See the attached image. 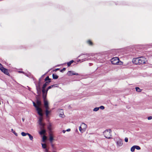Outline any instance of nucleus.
Instances as JSON below:
<instances>
[{"label":"nucleus","mask_w":152,"mask_h":152,"mask_svg":"<svg viewBox=\"0 0 152 152\" xmlns=\"http://www.w3.org/2000/svg\"><path fill=\"white\" fill-rule=\"evenodd\" d=\"M33 103L34 106L36 108V110L38 114L40 116H43V114L42 113V110L41 108L39 107L41 105V101L39 99H37L36 100L37 105L34 102H33Z\"/></svg>","instance_id":"obj_1"},{"label":"nucleus","mask_w":152,"mask_h":152,"mask_svg":"<svg viewBox=\"0 0 152 152\" xmlns=\"http://www.w3.org/2000/svg\"><path fill=\"white\" fill-rule=\"evenodd\" d=\"M119 59L118 57H115L111 59V63L113 64L121 65V61L119 62Z\"/></svg>","instance_id":"obj_2"},{"label":"nucleus","mask_w":152,"mask_h":152,"mask_svg":"<svg viewBox=\"0 0 152 152\" xmlns=\"http://www.w3.org/2000/svg\"><path fill=\"white\" fill-rule=\"evenodd\" d=\"M111 132V131L110 129L106 130L103 132V134L106 138L110 139L112 136Z\"/></svg>","instance_id":"obj_3"},{"label":"nucleus","mask_w":152,"mask_h":152,"mask_svg":"<svg viewBox=\"0 0 152 152\" xmlns=\"http://www.w3.org/2000/svg\"><path fill=\"white\" fill-rule=\"evenodd\" d=\"M115 142L118 147L121 146L123 144L122 140L119 138H117L115 140Z\"/></svg>","instance_id":"obj_4"},{"label":"nucleus","mask_w":152,"mask_h":152,"mask_svg":"<svg viewBox=\"0 0 152 152\" xmlns=\"http://www.w3.org/2000/svg\"><path fill=\"white\" fill-rule=\"evenodd\" d=\"M41 83V78H40L39 79V81L38 82V84H35L36 86V89L38 93L39 92H40L41 91V88L40 86V84Z\"/></svg>","instance_id":"obj_5"},{"label":"nucleus","mask_w":152,"mask_h":152,"mask_svg":"<svg viewBox=\"0 0 152 152\" xmlns=\"http://www.w3.org/2000/svg\"><path fill=\"white\" fill-rule=\"evenodd\" d=\"M146 61V59L144 57H141L139 58V65L145 63Z\"/></svg>","instance_id":"obj_6"},{"label":"nucleus","mask_w":152,"mask_h":152,"mask_svg":"<svg viewBox=\"0 0 152 152\" xmlns=\"http://www.w3.org/2000/svg\"><path fill=\"white\" fill-rule=\"evenodd\" d=\"M0 70L5 74L10 76V74H9L8 69L4 68L3 67H0Z\"/></svg>","instance_id":"obj_7"},{"label":"nucleus","mask_w":152,"mask_h":152,"mask_svg":"<svg viewBox=\"0 0 152 152\" xmlns=\"http://www.w3.org/2000/svg\"><path fill=\"white\" fill-rule=\"evenodd\" d=\"M67 74L68 76H71L73 75H78L79 74L77 73H76L75 72L72 71H69Z\"/></svg>","instance_id":"obj_8"},{"label":"nucleus","mask_w":152,"mask_h":152,"mask_svg":"<svg viewBox=\"0 0 152 152\" xmlns=\"http://www.w3.org/2000/svg\"><path fill=\"white\" fill-rule=\"evenodd\" d=\"M139 58H135L133 59L132 62L136 64L139 65Z\"/></svg>","instance_id":"obj_9"},{"label":"nucleus","mask_w":152,"mask_h":152,"mask_svg":"<svg viewBox=\"0 0 152 152\" xmlns=\"http://www.w3.org/2000/svg\"><path fill=\"white\" fill-rule=\"evenodd\" d=\"M51 82L50 81H49L48 82H46L45 83L44 85H43V86H42V88H45L46 86H47V85H48Z\"/></svg>","instance_id":"obj_10"},{"label":"nucleus","mask_w":152,"mask_h":152,"mask_svg":"<svg viewBox=\"0 0 152 152\" xmlns=\"http://www.w3.org/2000/svg\"><path fill=\"white\" fill-rule=\"evenodd\" d=\"M46 132V130L44 129H42L39 132V134L40 135H42L44 134Z\"/></svg>","instance_id":"obj_11"},{"label":"nucleus","mask_w":152,"mask_h":152,"mask_svg":"<svg viewBox=\"0 0 152 152\" xmlns=\"http://www.w3.org/2000/svg\"><path fill=\"white\" fill-rule=\"evenodd\" d=\"M39 124L42 126L41 129H43L45 125L44 123H42V122H39Z\"/></svg>","instance_id":"obj_12"},{"label":"nucleus","mask_w":152,"mask_h":152,"mask_svg":"<svg viewBox=\"0 0 152 152\" xmlns=\"http://www.w3.org/2000/svg\"><path fill=\"white\" fill-rule=\"evenodd\" d=\"M81 126L83 127V129H86L87 128V125L84 123H82L81 125Z\"/></svg>","instance_id":"obj_13"},{"label":"nucleus","mask_w":152,"mask_h":152,"mask_svg":"<svg viewBox=\"0 0 152 152\" xmlns=\"http://www.w3.org/2000/svg\"><path fill=\"white\" fill-rule=\"evenodd\" d=\"M44 106L48 105V101L46 100H43Z\"/></svg>","instance_id":"obj_14"},{"label":"nucleus","mask_w":152,"mask_h":152,"mask_svg":"<svg viewBox=\"0 0 152 152\" xmlns=\"http://www.w3.org/2000/svg\"><path fill=\"white\" fill-rule=\"evenodd\" d=\"M47 94H42V98L43 99V100H46Z\"/></svg>","instance_id":"obj_15"},{"label":"nucleus","mask_w":152,"mask_h":152,"mask_svg":"<svg viewBox=\"0 0 152 152\" xmlns=\"http://www.w3.org/2000/svg\"><path fill=\"white\" fill-rule=\"evenodd\" d=\"M50 112V111H49L48 110H46L45 114L47 117H48V116Z\"/></svg>","instance_id":"obj_16"},{"label":"nucleus","mask_w":152,"mask_h":152,"mask_svg":"<svg viewBox=\"0 0 152 152\" xmlns=\"http://www.w3.org/2000/svg\"><path fill=\"white\" fill-rule=\"evenodd\" d=\"M74 62V61L72 60L69 62H67V65L68 66H70L71 64L73 63Z\"/></svg>","instance_id":"obj_17"},{"label":"nucleus","mask_w":152,"mask_h":152,"mask_svg":"<svg viewBox=\"0 0 152 152\" xmlns=\"http://www.w3.org/2000/svg\"><path fill=\"white\" fill-rule=\"evenodd\" d=\"M53 79H57L58 78V76L56 75L53 74Z\"/></svg>","instance_id":"obj_18"},{"label":"nucleus","mask_w":152,"mask_h":152,"mask_svg":"<svg viewBox=\"0 0 152 152\" xmlns=\"http://www.w3.org/2000/svg\"><path fill=\"white\" fill-rule=\"evenodd\" d=\"M135 89H136V91L138 92H140L142 91V90L141 89H140L138 87H136L135 88Z\"/></svg>","instance_id":"obj_19"},{"label":"nucleus","mask_w":152,"mask_h":152,"mask_svg":"<svg viewBox=\"0 0 152 152\" xmlns=\"http://www.w3.org/2000/svg\"><path fill=\"white\" fill-rule=\"evenodd\" d=\"M27 135H28L29 137V138L31 140H32L33 139V136L30 134L28 133V134H27Z\"/></svg>","instance_id":"obj_20"},{"label":"nucleus","mask_w":152,"mask_h":152,"mask_svg":"<svg viewBox=\"0 0 152 152\" xmlns=\"http://www.w3.org/2000/svg\"><path fill=\"white\" fill-rule=\"evenodd\" d=\"M28 133H26L25 132H21V134L23 136H26V135H27V134H28Z\"/></svg>","instance_id":"obj_21"},{"label":"nucleus","mask_w":152,"mask_h":152,"mask_svg":"<svg viewBox=\"0 0 152 152\" xmlns=\"http://www.w3.org/2000/svg\"><path fill=\"white\" fill-rule=\"evenodd\" d=\"M11 132L13 133V134L16 136H18V134H17L14 131L13 129H11Z\"/></svg>","instance_id":"obj_22"},{"label":"nucleus","mask_w":152,"mask_h":152,"mask_svg":"<svg viewBox=\"0 0 152 152\" xmlns=\"http://www.w3.org/2000/svg\"><path fill=\"white\" fill-rule=\"evenodd\" d=\"M135 149H136L137 150H139L140 149V148L137 145H134Z\"/></svg>","instance_id":"obj_23"},{"label":"nucleus","mask_w":152,"mask_h":152,"mask_svg":"<svg viewBox=\"0 0 152 152\" xmlns=\"http://www.w3.org/2000/svg\"><path fill=\"white\" fill-rule=\"evenodd\" d=\"M49 139H50V142L52 143V141L53 139V137L52 136L50 135V137Z\"/></svg>","instance_id":"obj_24"},{"label":"nucleus","mask_w":152,"mask_h":152,"mask_svg":"<svg viewBox=\"0 0 152 152\" xmlns=\"http://www.w3.org/2000/svg\"><path fill=\"white\" fill-rule=\"evenodd\" d=\"M47 138L44 135L42 137V141L43 142H45V141L46 140Z\"/></svg>","instance_id":"obj_25"},{"label":"nucleus","mask_w":152,"mask_h":152,"mask_svg":"<svg viewBox=\"0 0 152 152\" xmlns=\"http://www.w3.org/2000/svg\"><path fill=\"white\" fill-rule=\"evenodd\" d=\"M42 147L43 148H46V145L45 144V143H42Z\"/></svg>","instance_id":"obj_26"},{"label":"nucleus","mask_w":152,"mask_h":152,"mask_svg":"<svg viewBox=\"0 0 152 152\" xmlns=\"http://www.w3.org/2000/svg\"><path fill=\"white\" fill-rule=\"evenodd\" d=\"M99 107H96L94 108L93 111H97L99 109Z\"/></svg>","instance_id":"obj_27"},{"label":"nucleus","mask_w":152,"mask_h":152,"mask_svg":"<svg viewBox=\"0 0 152 152\" xmlns=\"http://www.w3.org/2000/svg\"><path fill=\"white\" fill-rule=\"evenodd\" d=\"M135 148H134V146H132L131 148V151L132 152H133L134 151V150H135Z\"/></svg>","instance_id":"obj_28"},{"label":"nucleus","mask_w":152,"mask_h":152,"mask_svg":"<svg viewBox=\"0 0 152 152\" xmlns=\"http://www.w3.org/2000/svg\"><path fill=\"white\" fill-rule=\"evenodd\" d=\"M50 79L49 78V77L48 76H47L46 77V78L45 79V81H46L47 80H49L50 81Z\"/></svg>","instance_id":"obj_29"},{"label":"nucleus","mask_w":152,"mask_h":152,"mask_svg":"<svg viewBox=\"0 0 152 152\" xmlns=\"http://www.w3.org/2000/svg\"><path fill=\"white\" fill-rule=\"evenodd\" d=\"M42 116H40V117L39 118V122H42Z\"/></svg>","instance_id":"obj_30"},{"label":"nucleus","mask_w":152,"mask_h":152,"mask_svg":"<svg viewBox=\"0 0 152 152\" xmlns=\"http://www.w3.org/2000/svg\"><path fill=\"white\" fill-rule=\"evenodd\" d=\"M42 94H45V93H46V90L45 89V88H42Z\"/></svg>","instance_id":"obj_31"},{"label":"nucleus","mask_w":152,"mask_h":152,"mask_svg":"<svg viewBox=\"0 0 152 152\" xmlns=\"http://www.w3.org/2000/svg\"><path fill=\"white\" fill-rule=\"evenodd\" d=\"M88 43L90 45H92V42L90 40H88L87 41Z\"/></svg>","instance_id":"obj_32"},{"label":"nucleus","mask_w":152,"mask_h":152,"mask_svg":"<svg viewBox=\"0 0 152 152\" xmlns=\"http://www.w3.org/2000/svg\"><path fill=\"white\" fill-rule=\"evenodd\" d=\"M65 70H66V68H63L61 70L60 72H63L64 71H65Z\"/></svg>","instance_id":"obj_33"},{"label":"nucleus","mask_w":152,"mask_h":152,"mask_svg":"<svg viewBox=\"0 0 152 152\" xmlns=\"http://www.w3.org/2000/svg\"><path fill=\"white\" fill-rule=\"evenodd\" d=\"M45 108L46 109V110H48L49 109V106L48 105L46 106H45Z\"/></svg>","instance_id":"obj_34"},{"label":"nucleus","mask_w":152,"mask_h":152,"mask_svg":"<svg viewBox=\"0 0 152 152\" xmlns=\"http://www.w3.org/2000/svg\"><path fill=\"white\" fill-rule=\"evenodd\" d=\"M99 108L102 110H103L104 109V107L103 106H101L99 107Z\"/></svg>","instance_id":"obj_35"},{"label":"nucleus","mask_w":152,"mask_h":152,"mask_svg":"<svg viewBox=\"0 0 152 152\" xmlns=\"http://www.w3.org/2000/svg\"><path fill=\"white\" fill-rule=\"evenodd\" d=\"M79 129L80 131V132H82V130H83V129H82L81 126H80L79 128Z\"/></svg>","instance_id":"obj_36"},{"label":"nucleus","mask_w":152,"mask_h":152,"mask_svg":"<svg viewBox=\"0 0 152 152\" xmlns=\"http://www.w3.org/2000/svg\"><path fill=\"white\" fill-rule=\"evenodd\" d=\"M125 141L126 142H128V138L127 137H125Z\"/></svg>","instance_id":"obj_37"},{"label":"nucleus","mask_w":152,"mask_h":152,"mask_svg":"<svg viewBox=\"0 0 152 152\" xmlns=\"http://www.w3.org/2000/svg\"><path fill=\"white\" fill-rule=\"evenodd\" d=\"M148 119L149 120H151V119H152V116H150L148 117Z\"/></svg>","instance_id":"obj_38"},{"label":"nucleus","mask_w":152,"mask_h":152,"mask_svg":"<svg viewBox=\"0 0 152 152\" xmlns=\"http://www.w3.org/2000/svg\"><path fill=\"white\" fill-rule=\"evenodd\" d=\"M51 88H52V87H51V86H49L47 88H48V89L49 90V89Z\"/></svg>","instance_id":"obj_39"},{"label":"nucleus","mask_w":152,"mask_h":152,"mask_svg":"<svg viewBox=\"0 0 152 152\" xmlns=\"http://www.w3.org/2000/svg\"><path fill=\"white\" fill-rule=\"evenodd\" d=\"M45 74L43 75L42 76V77H40V78H41V79H42V78H43V77H44V76H45Z\"/></svg>","instance_id":"obj_40"},{"label":"nucleus","mask_w":152,"mask_h":152,"mask_svg":"<svg viewBox=\"0 0 152 152\" xmlns=\"http://www.w3.org/2000/svg\"><path fill=\"white\" fill-rule=\"evenodd\" d=\"M49 90L48 88H47V89L46 90V93L47 94V92Z\"/></svg>","instance_id":"obj_41"},{"label":"nucleus","mask_w":152,"mask_h":152,"mask_svg":"<svg viewBox=\"0 0 152 152\" xmlns=\"http://www.w3.org/2000/svg\"><path fill=\"white\" fill-rule=\"evenodd\" d=\"M70 131V129H68L66 130V131H67V132H69Z\"/></svg>","instance_id":"obj_42"},{"label":"nucleus","mask_w":152,"mask_h":152,"mask_svg":"<svg viewBox=\"0 0 152 152\" xmlns=\"http://www.w3.org/2000/svg\"><path fill=\"white\" fill-rule=\"evenodd\" d=\"M3 67L2 65L0 63V67ZM0 69H1V68H0Z\"/></svg>","instance_id":"obj_43"},{"label":"nucleus","mask_w":152,"mask_h":152,"mask_svg":"<svg viewBox=\"0 0 152 152\" xmlns=\"http://www.w3.org/2000/svg\"><path fill=\"white\" fill-rule=\"evenodd\" d=\"M51 86L52 88H53V87H55V85H51Z\"/></svg>","instance_id":"obj_44"},{"label":"nucleus","mask_w":152,"mask_h":152,"mask_svg":"<svg viewBox=\"0 0 152 152\" xmlns=\"http://www.w3.org/2000/svg\"><path fill=\"white\" fill-rule=\"evenodd\" d=\"M45 151H46V152H48V150L47 149H45Z\"/></svg>","instance_id":"obj_45"},{"label":"nucleus","mask_w":152,"mask_h":152,"mask_svg":"<svg viewBox=\"0 0 152 152\" xmlns=\"http://www.w3.org/2000/svg\"><path fill=\"white\" fill-rule=\"evenodd\" d=\"M51 146H52V147L53 148V147H54V145H53V144H52V145H51Z\"/></svg>","instance_id":"obj_46"},{"label":"nucleus","mask_w":152,"mask_h":152,"mask_svg":"<svg viewBox=\"0 0 152 152\" xmlns=\"http://www.w3.org/2000/svg\"><path fill=\"white\" fill-rule=\"evenodd\" d=\"M89 64L90 66H91L92 64L91 63H89Z\"/></svg>","instance_id":"obj_47"},{"label":"nucleus","mask_w":152,"mask_h":152,"mask_svg":"<svg viewBox=\"0 0 152 152\" xmlns=\"http://www.w3.org/2000/svg\"><path fill=\"white\" fill-rule=\"evenodd\" d=\"M66 131L65 130H63V132L64 133H65V132Z\"/></svg>","instance_id":"obj_48"},{"label":"nucleus","mask_w":152,"mask_h":152,"mask_svg":"<svg viewBox=\"0 0 152 152\" xmlns=\"http://www.w3.org/2000/svg\"><path fill=\"white\" fill-rule=\"evenodd\" d=\"M19 72L20 73H23V72H22V71H19Z\"/></svg>","instance_id":"obj_49"},{"label":"nucleus","mask_w":152,"mask_h":152,"mask_svg":"<svg viewBox=\"0 0 152 152\" xmlns=\"http://www.w3.org/2000/svg\"><path fill=\"white\" fill-rule=\"evenodd\" d=\"M87 60V59H86V58H85V59H84V61L86 60Z\"/></svg>","instance_id":"obj_50"},{"label":"nucleus","mask_w":152,"mask_h":152,"mask_svg":"<svg viewBox=\"0 0 152 152\" xmlns=\"http://www.w3.org/2000/svg\"><path fill=\"white\" fill-rule=\"evenodd\" d=\"M61 115H62L61 114L60 115V116L62 117V116H61Z\"/></svg>","instance_id":"obj_51"},{"label":"nucleus","mask_w":152,"mask_h":152,"mask_svg":"<svg viewBox=\"0 0 152 152\" xmlns=\"http://www.w3.org/2000/svg\"><path fill=\"white\" fill-rule=\"evenodd\" d=\"M22 119H23V121H24V119H23V118Z\"/></svg>","instance_id":"obj_52"},{"label":"nucleus","mask_w":152,"mask_h":152,"mask_svg":"<svg viewBox=\"0 0 152 152\" xmlns=\"http://www.w3.org/2000/svg\"><path fill=\"white\" fill-rule=\"evenodd\" d=\"M58 69H56V70H58Z\"/></svg>","instance_id":"obj_53"},{"label":"nucleus","mask_w":152,"mask_h":152,"mask_svg":"<svg viewBox=\"0 0 152 152\" xmlns=\"http://www.w3.org/2000/svg\"><path fill=\"white\" fill-rule=\"evenodd\" d=\"M81 56V55H80V56H79H79Z\"/></svg>","instance_id":"obj_54"},{"label":"nucleus","mask_w":152,"mask_h":152,"mask_svg":"<svg viewBox=\"0 0 152 152\" xmlns=\"http://www.w3.org/2000/svg\"><path fill=\"white\" fill-rule=\"evenodd\" d=\"M87 56V55H86V56ZM85 57H86V56H85Z\"/></svg>","instance_id":"obj_55"}]
</instances>
